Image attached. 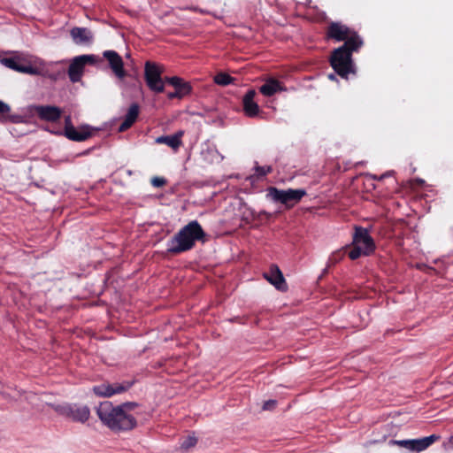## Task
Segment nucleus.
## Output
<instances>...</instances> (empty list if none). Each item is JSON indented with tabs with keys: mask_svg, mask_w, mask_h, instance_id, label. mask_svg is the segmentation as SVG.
Segmentation results:
<instances>
[{
	"mask_svg": "<svg viewBox=\"0 0 453 453\" xmlns=\"http://www.w3.org/2000/svg\"><path fill=\"white\" fill-rule=\"evenodd\" d=\"M133 385V382L124 381V382H115L112 384L110 383H102L97 386H94L92 390L95 395L100 397H111L114 395L121 394L123 392L127 391Z\"/></svg>",
	"mask_w": 453,
	"mask_h": 453,
	"instance_id": "nucleus-8",
	"label": "nucleus"
},
{
	"mask_svg": "<svg viewBox=\"0 0 453 453\" xmlns=\"http://www.w3.org/2000/svg\"><path fill=\"white\" fill-rule=\"evenodd\" d=\"M53 409L59 415L71 418L76 422H86L89 416L90 411L87 406H81L77 404H60L53 406Z\"/></svg>",
	"mask_w": 453,
	"mask_h": 453,
	"instance_id": "nucleus-7",
	"label": "nucleus"
},
{
	"mask_svg": "<svg viewBox=\"0 0 453 453\" xmlns=\"http://www.w3.org/2000/svg\"><path fill=\"white\" fill-rule=\"evenodd\" d=\"M186 95V93H183V92H179L178 90H176L175 92L173 93H169L168 94V98L170 99H173L174 97H181L182 96Z\"/></svg>",
	"mask_w": 453,
	"mask_h": 453,
	"instance_id": "nucleus-30",
	"label": "nucleus"
},
{
	"mask_svg": "<svg viewBox=\"0 0 453 453\" xmlns=\"http://www.w3.org/2000/svg\"><path fill=\"white\" fill-rule=\"evenodd\" d=\"M277 402L275 400L265 401L263 404L264 411H271L276 406Z\"/></svg>",
	"mask_w": 453,
	"mask_h": 453,
	"instance_id": "nucleus-29",
	"label": "nucleus"
},
{
	"mask_svg": "<svg viewBox=\"0 0 453 453\" xmlns=\"http://www.w3.org/2000/svg\"><path fill=\"white\" fill-rule=\"evenodd\" d=\"M417 267H418L419 270H423V271H426V272L434 271V268L429 267V266H427V265H425V264H418V265H417Z\"/></svg>",
	"mask_w": 453,
	"mask_h": 453,
	"instance_id": "nucleus-31",
	"label": "nucleus"
},
{
	"mask_svg": "<svg viewBox=\"0 0 453 453\" xmlns=\"http://www.w3.org/2000/svg\"><path fill=\"white\" fill-rule=\"evenodd\" d=\"M353 243L361 248L364 256H369L375 249L374 242L368 231L363 227H357L353 237Z\"/></svg>",
	"mask_w": 453,
	"mask_h": 453,
	"instance_id": "nucleus-12",
	"label": "nucleus"
},
{
	"mask_svg": "<svg viewBox=\"0 0 453 453\" xmlns=\"http://www.w3.org/2000/svg\"><path fill=\"white\" fill-rule=\"evenodd\" d=\"M259 215H263V216H265L266 219H269V218H271V217H272V213L267 212V211H261L259 212Z\"/></svg>",
	"mask_w": 453,
	"mask_h": 453,
	"instance_id": "nucleus-32",
	"label": "nucleus"
},
{
	"mask_svg": "<svg viewBox=\"0 0 453 453\" xmlns=\"http://www.w3.org/2000/svg\"><path fill=\"white\" fill-rule=\"evenodd\" d=\"M213 81L219 86H227L234 81V78L226 73H219L214 76Z\"/></svg>",
	"mask_w": 453,
	"mask_h": 453,
	"instance_id": "nucleus-24",
	"label": "nucleus"
},
{
	"mask_svg": "<svg viewBox=\"0 0 453 453\" xmlns=\"http://www.w3.org/2000/svg\"><path fill=\"white\" fill-rule=\"evenodd\" d=\"M197 442V440L194 436L187 437L180 444V447L184 449H188L194 447Z\"/></svg>",
	"mask_w": 453,
	"mask_h": 453,
	"instance_id": "nucleus-26",
	"label": "nucleus"
},
{
	"mask_svg": "<svg viewBox=\"0 0 453 453\" xmlns=\"http://www.w3.org/2000/svg\"><path fill=\"white\" fill-rule=\"evenodd\" d=\"M151 184L155 188H161L166 184V180L163 177H153L151 180Z\"/></svg>",
	"mask_w": 453,
	"mask_h": 453,
	"instance_id": "nucleus-27",
	"label": "nucleus"
},
{
	"mask_svg": "<svg viewBox=\"0 0 453 453\" xmlns=\"http://www.w3.org/2000/svg\"><path fill=\"white\" fill-rule=\"evenodd\" d=\"M256 94L254 89H250L242 97L243 111L250 118L257 116L260 111L258 104L254 100Z\"/></svg>",
	"mask_w": 453,
	"mask_h": 453,
	"instance_id": "nucleus-16",
	"label": "nucleus"
},
{
	"mask_svg": "<svg viewBox=\"0 0 453 453\" xmlns=\"http://www.w3.org/2000/svg\"><path fill=\"white\" fill-rule=\"evenodd\" d=\"M96 57L94 55H81L73 58L68 67V76L72 82H78L83 73L84 66L87 64H94Z\"/></svg>",
	"mask_w": 453,
	"mask_h": 453,
	"instance_id": "nucleus-9",
	"label": "nucleus"
},
{
	"mask_svg": "<svg viewBox=\"0 0 453 453\" xmlns=\"http://www.w3.org/2000/svg\"><path fill=\"white\" fill-rule=\"evenodd\" d=\"M140 108L137 104H132L125 115L124 121L119 127V132H125L130 128L138 118Z\"/></svg>",
	"mask_w": 453,
	"mask_h": 453,
	"instance_id": "nucleus-20",
	"label": "nucleus"
},
{
	"mask_svg": "<svg viewBox=\"0 0 453 453\" xmlns=\"http://www.w3.org/2000/svg\"><path fill=\"white\" fill-rule=\"evenodd\" d=\"M183 131H179L173 135L160 136L157 139V142L165 143L173 150H177L182 143L181 137Z\"/></svg>",
	"mask_w": 453,
	"mask_h": 453,
	"instance_id": "nucleus-21",
	"label": "nucleus"
},
{
	"mask_svg": "<svg viewBox=\"0 0 453 453\" xmlns=\"http://www.w3.org/2000/svg\"><path fill=\"white\" fill-rule=\"evenodd\" d=\"M70 36L76 45L89 46L94 42V34L88 27H74L70 30Z\"/></svg>",
	"mask_w": 453,
	"mask_h": 453,
	"instance_id": "nucleus-14",
	"label": "nucleus"
},
{
	"mask_svg": "<svg viewBox=\"0 0 453 453\" xmlns=\"http://www.w3.org/2000/svg\"><path fill=\"white\" fill-rule=\"evenodd\" d=\"M328 78L332 81L335 80V75L334 73H331L328 75Z\"/></svg>",
	"mask_w": 453,
	"mask_h": 453,
	"instance_id": "nucleus-33",
	"label": "nucleus"
},
{
	"mask_svg": "<svg viewBox=\"0 0 453 453\" xmlns=\"http://www.w3.org/2000/svg\"><path fill=\"white\" fill-rule=\"evenodd\" d=\"M354 42H344L341 47L335 49L331 56L330 63L335 73L342 78H347L349 73H355L352 61V52L358 50H351L350 45Z\"/></svg>",
	"mask_w": 453,
	"mask_h": 453,
	"instance_id": "nucleus-3",
	"label": "nucleus"
},
{
	"mask_svg": "<svg viewBox=\"0 0 453 453\" xmlns=\"http://www.w3.org/2000/svg\"><path fill=\"white\" fill-rule=\"evenodd\" d=\"M35 112L42 120L55 122L60 119L62 111L57 106L40 105L35 107Z\"/></svg>",
	"mask_w": 453,
	"mask_h": 453,
	"instance_id": "nucleus-17",
	"label": "nucleus"
},
{
	"mask_svg": "<svg viewBox=\"0 0 453 453\" xmlns=\"http://www.w3.org/2000/svg\"><path fill=\"white\" fill-rule=\"evenodd\" d=\"M165 81L169 84L173 86L176 88V90H178L179 92H183V93L188 94V93H189V91L191 89L188 83L184 82L183 80L180 77H177V76L168 77V78H165Z\"/></svg>",
	"mask_w": 453,
	"mask_h": 453,
	"instance_id": "nucleus-23",
	"label": "nucleus"
},
{
	"mask_svg": "<svg viewBox=\"0 0 453 453\" xmlns=\"http://www.w3.org/2000/svg\"><path fill=\"white\" fill-rule=\"evenodd\" d=\"M364 256V251L361 250V248L357 247V245H354L352 243V247L350 250L349 251V257L350 259L355 260L360 257L361 256Z\"/></svg>",
	"mask_w": 453,
	"mask_h": 453,
	"instance_id": "nucleus-25",
	"label": "nucleus"
},
{
	"mask_svg": "<svg viewBox=\"0 0 453 453\" xmlns=\"http://www.w3.org/2000/svg\"><path fill=\"white\" fill-rule=\"evenodd\" d=\"M286 88L280 81L270 78L259 88V92L265 96H272L278 92L285 91Z\"/></svg>",
	"mask_w": 453,
	"mask_h": 453,
	"instance_id": "nucleus-19",
	"label": "nucleus"
},
{
	"mask_svg": "<svg viewBox=\"0 0 453 453\" xmlns=\"http://www.w3.org/2000/svg\"><path fill=\"white\" fill-rule=\"evenodd\" d=\"M103 57L108 61L109 66L116 77L119 79H123L126 77L127 73L124 69V62L118 52L110 50H104L103 52Z\"/></svg>",
	"mask_w": 453,
	"mask_h": 453,
	"instance_id": "nucleus-13",
	"label": "nucleus"
},
{
	"mask_svg": "<svg viewBox=\"0 0 453 453\" xmlns=\"http://www.w3.org/2000/svg\"><path fill=\"white\" fill-rule=\"evenodd\" d=\"M65 134L68 139L76 142H83L91 136L90 131L86 129L77 130L71 125L70 116L65 118Z\"/></svg>",
	"mask_w": 453,
	"mask_h": 453,
	"instance_id": "nucleus-18",
	"label": "nucleus"
},
{
	"mask_svg": "<svg viewBox=\"0 0 453 453\" xmlns=\"http://www.w3.org/2000/svg\"><path fill=\"white\" fill-rule=\"evenodd\" d=\"M273 168L271 166H257L256 167V172L258 175L265 176L268 173H272Z\"/></svg>",
	"mask_w": 453,
	"mask_h": 453,
	"instance_id": "nucleus-28",
	"label": "nucleus"
},
{
	"mask_svg": "<svg viewBox=\"0 0 453 453\" xmlns=\"http://www.w3.org/2000/svg\"><path fill=\"white\" fill-rule=\"evenodd\" d=\"M163 69L160 65L147 61L144 66V79L148 88L155 93L165 90V82L161 77Z\"/></svg>",
	"mask_w": 453,
	"mask_h": 453,
	"instance_id": "nucleus-6",
	"label": "nucleus"
},
{
	"mask_svg": "<svg viewBox=\"0 0 453 453\" xmlns=\"http://www.w3.org/2000/svg\"><path fill=\"white\" fill-rule=\"evenodd\" d=\"M19 118L18 115H12L10 105L0 100V123H16Z\"/></svg>",
	"mask_w": 453,
	"mask_h": 453,
	"instance_id": "nucleus-22",
	"label": "nucleus"
},
{
	"mask_svg": "<svg viewBox=\"0 0 453 453\" xmlns=\"http://www.w3.org/2000/svg\"><path fill=\"white\" fill-rule=\"evenodd\" d=\"M204 237V232L196 220L183 226L169 242L167 251L171 254H180L190 250L196 241Z\"/></svg>",
	"mask_w": 453,
	"mask_h": 453,
	"instance_id": "nucleus-2",
	"label": "nucleus"
},
{
	"mask_svg": "<svg viewBox=\"0 0 453 453\" xmlns=\"http://www.w3.org/2000/svg\"><path fill=\"white\" fill-rule=\"evenodd\" d=\"M264 277L275 287L276 289L285 292L288 290V284L285 278L276 265H272L269 271L264 273Z\"/></svg>",
	"mask_w": 453,
	"mask_h": 453,
	"instance_id": "nucleus-15",
	"label": "nucleus"
},
{
	"mask_svg": "<svg viewBox=\"0 0 453 453\" xmlns=\"http://www.w3.org/2000/svg\"><path fill=\"white\" fill-rule=\"evenodd\" d=\"M305 196L306 191L303 188L279 189L275 187H270L267 189V196L274 202L284 204L286 209L293 208Z\"/></svg>",
	"mask_w": 453,
	"mask_h": 453,
	"instance_id": "nucleus-5",
	"label": "nucleus"
},
{
	"mask_svg": "<svg viewBox=\"0 0 453 453\" xmlns=\"http://www.w3.org/2000/svg\"><path fill=\"white\" fill-rule=\"evenodd\" d=\"M439 435L431 434L419 439L398 440V447L414 452H420L426 449L433 443L439 441Z\"/></svg>",
	"mask_w": 453,
	"mask_h": 453,
	"instance_id": "nucleus-10",
	"label": "nucleus"
},
{
	"mask_svg": "<svg viewBox=\"0 0 453 453\" xmlns=\"http://www.w3.org/2000/svg\"><path fill=\"white\" fill-rule=\"evenodd\" d=\"M449 443L453 446V435L449 438Z\"/></svg>",
	"mask_w": 453,
	"mask_h": 453,
	"instance_id": "nucleus-34",
	"label": "nucleus"
},
{
	"mask_svg": "<svg viewBox=\"0 0 453 453\" xmlns=\"http://www.w3.org/2000/svg\"><path fill=\"white\" fill-rule=\"evenodd\" d=\"M326 37L335 42H354L350 45L351 50H359L363 45V40L358 34L341 22H332L326 28Z\"/></svg>",
	"mask_w": 453,
	"mask_h": 453,
	"instance_id": "nucleus-4",
	"label": "nucleus"
},
{
	"mask_svg": "<svg viewBox=\"0 0 453 453\" xmlns=\"http://www.w3.org/2000/svg\"><path fill=\"white\" fill-rule=\"evenodd\" d=\"M134 403H126L114 406L105 401L99 404L96 413L104 426L113 432H124L134 429L137 426L136 418L131 411L136 407Z\"/></svg>",
	"mask_w": 453,
	"mask_h": 453,
	"instance_id": "nucleus-1",
	"label": "nucleus"
},
{
	"mask_svg": "<svg viewBox=\"0 0 453 453\" xmlns=\"http://www.w3.org/2000/svg\"><path fill=\"white\" fill-rule=\"evenodd\" d=\"M1 64L14 71L28 73L36 74L37 69L34 67L24 57L20 55H15L11 58H4L0 60Z\"/></svg>",
	"mask_w": 453,
	"mask_h": 453,
	"instance_id": "nucleus-11",
	"label": "nucleus"
}]
</instances>
